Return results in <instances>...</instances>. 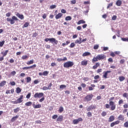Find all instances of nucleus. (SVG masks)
<instances>
[{
	"label": "nucleus",
	"instance_id": "1",
	"mask_svg": "<svg viewBox=\"0 0 128 128\" xmlns=\"http://www.w3.org/2000/svg\"><path fill=\"white\" fill-rule=\"evenodd\" d=\"M74 64V62L72 61H68L64 64V68H70L72 67V66Z\"/></svg>",
	"mask_w": 128,
	"mask_h": 128
},
{
	"label": "nucleus",
	"instance_id": "2",
	"mask_svg": "<svg viewBox=\"0 0 128 128\" xmlns=\"http://www.w3.org/2000/svg\"><path fill=\"white\" fill-rule=\"evenodd\" d=\"M24 100V95L20 96V98L15 101L12 102V104H20Z\"/></svg>",
	"mask_w": 128,
	"mask_h": 128
},
{
	"label": "nucleus",
	"instance_id": "3",
	"mask_svg": "<svg viewBox=\"0 0 128 128\" xmlns=\"http://www.w3.org/2000/svg\"><path fill=\"white\" fill-rule=\"evenodd\" d=\"M45 42H48V40L52 42V44H57L58 43V40H56L54 38H46L44 40Z\"/></svg>",
	"mask_w": 128,
	"mask_h": 128
},
{
	"label": "nucleus",
	"instance_id": "4",
	"mask_svg": "<svg viewBox=\"0 0 128 128\" xmlns=\"http://www.w3.org/2000/svg\"><path fill=\"white\" fill-rule=\"evenodd\" d=\"M6 20L7 22H10V24H14L15 22L14 20H18V19L16 16H12V19H10V18H7Z\"/></svg>",
	"mask_w": 128,
	"mask_h": 128
},
{
	"label": "nucleus",
	"instance_id": "5",
	"mask_svg": "<svg viewBox=\"0 0 128 128\" xmlns=\"http://www.w3.org/2000/svg\"><path fill=\"white\" fill-rule=\"evenodd\" d=\"M94 98V94H90L87 95L84 98V102H90Z\"/></svg>",
	"mask_w": 128,
	"mask_h": 128
},
{
	"label": "nucleus",
	"instance_id": "6",
	"mask_svg": "<svg viewBox=\"0 0 128 128\" xmlns=\"http://www.w3.org/2000/svg\"><path fill=\"white\" fill-rule=\"evenodd\" d=\"M109 104L110 106H111L110 107V110H116V104H114V102H112V101H110L109 102Z\"/></svg>",
	"mask_w": 128,
	"mask_h": 128
},
{
	"label": "nucleus",
	"instance_id": "7",
	"mask_svg": "<svg viewBox=\"0 0 128 128\" xmlns=\"http://www.w3.org/2000/svg\"><path fill=\"white\" fill-rule=\"evenodd\" d=\"M44 94L43 92H40V93H36L34 95V98H42V96H44Z\"/></svg>",
	"mask_w": 128,
	"mask_h": 128
},
{
	"label": "nucleus",
	"instance_id": "8",
	"mask_svg": "<svg viewBox=\"0 0 128 128\" xmlns=\"http://www.w3.org/2000/svg\"><path fill=\"white\" fill-rule=\"evenodd\" d=\"M110 72H112L111 70L104 71L103 72L102 78H108V74H110Z\"/></svg>",
	"mask_w": 128,
	"mask_h": 128
},
{
	"label": "nucleus",
	"instance_id": "9",
	"mask_svg": "<svg viewBox=\"0 0 128 128\" xmlns=\"http://www.w3.org/2000/svg\"><path fill=\"white\" fill-rule=\"evenodd\" d=\"M83 120L82 118H80L78 119H75L73 120V124H78L80 122H82Z\"/></svg>",
	"mask_w": 128,
	"mask_h": 128
},
{
	"label": "nucleus",
	"instance_id": "10",
	"mask_svg": "<svg viewBox=\"0 0 128 128\" xmlns=\"http://www.w3.org/2000/svg\"><path fill=\"white\" fill-rule=\"evenodd\" d=\"M52 86V83H50L48 87L44 86L42 88V90H51Z\"/></svg>",
	"mask_w": 128,
	"mask_h": 128
},
{
	"label": "nucleus",
	"instance_id": "11",
	"mask_svg": "<svg viewBox=\"0 0 128 128\" xmlns=\"http://www.w3.org/2000/svg\"><path fill=\"white\" fill-rule=\"evenodd\" d=\"M36 68V64L28 67H24L22 68V70H30V68Z\"/></svg>",
	"mask_w": 128,
	"mask_h": 128
},
{
	"label": "nucleus",
	"instance_id": "12",
	"mask_svg": "<svg viewBox=\"0 0 128 128\" xmlns=\"http://www.w3.org/2000/svg\"><path fill=\"white\" fill-rule=\"evenodd\" d=\"M96 106L94 105H91L87 108V112H90L92 110H96Z\"/></svg>",
	"mask_w": 128,
	"mask_h": 128
},
{
	"label": "nucleus",
	"instance_id": "13",
	"mask_svg": "<svg viewBox=\"0 0 128 128\" xmlns=\"http://www.w3.org/2000/svg\"><path fill=\"white\" fill-rule=\"evenodd\" d=\"M120 124L119 120L115 121L110 124V126H111V128H112V127L114 126H116V124Z\"/></svg>",
	"mask_w": 128,
	"mask_h": 128
},
{
	"label": "nucleus",
	"instance_id": "14",
	"mask_svg": "<svg viewBox=\"0 0 128 128\" xmlns=\"http://www.w3.org/2000/svg\"><path fill=\"white\" fill-rule=\"evenodd\" d=\"M16 16L20 18V20H24V16L23 14H20V13H17L16 14Z\"/></svg>",
	"mask_w": 128,
	"mask_h": 128
},
{
	"label": "nucleus",
	"instance_id": "15",
	"mask_svg": "<svg viewBox=\"0 0 128 128\" xmlns=\"http://www.w3.org/2000/svg\"><path fill=\"white\" fill-rule=\"evenodd\" d=\"M88 60H84L81 62V66H86L88 65Z\"/></svg>",
	"mask_w": 128,
	"mask_h": 128
},
{
	"label": "nucleus",
	"instance_id": "16",
	"mask_svg": "<svg viewBox=\"0 0 128 128\" xmlns=\"http://www.w3.org/2000/svg\"><path fill=\"white\" fill-rule=\"evenodd\" d=\"M64 120V116L62 115L60 116L56 119V122H62Z\"/></svg>",
	"mask_w": 128,
	"mask_h": 128
},
{
	"label": "nucleus",
	"instance_id": "17",
	"mask_svg": "<svg viewBox=\"0 0 128 128\" xmlns=\"http://www.w3.org/2000/svg\"><path fill=\"white\" fill-rule=\"evenodd\" d=\"M114 116H111L108 118V122H114Z\"/></svg>",
	"mask_w": 128,
	"mask_h": 128
},
{
	"label": "nucleus",
	"instance_id": "18",
	"mask_svg": "<svg viewBox=\"0 0 128 128\" xmlns=\"http://www.w3.org/2000/svg\"><path fill=\"white\" fill-rule=\"evenodd\" d=\"M118 120H122V121L124 120V115L122 114L119 115V116H118Z\"/></svg>",
	"mask_w": 128,
	"mask_h": 128
},
{
	"label": "nucleus",
	"instance_id": "19",
	"mask_svg": "<svg viewBox=\"0 0 128 128\" xmlns=\"http://www.w3.org/2000/svg\"><path fill=\"white\" fill-rule=\"evenodd\" d=\"M97 58H98V60H104V55H98L97 56Z\"/></svg>",
	"mask_w": 128,
	"mask_h": 128
},
{
	"label": "nucleus",
	"instance_id": "20",
	"mask_svg": "<svg viewBox=\"0 0 128 128\" xmlns=\"http://www.w3.org/2000/svg\"><path fill=\"white\" fill-rule=\"evenodd\" d=\"M33 108H42V105L40 104H38L36 105L33 104Z\"/></svg>",
	"mask_w": 128,
	"mask_h": 128
},
{
	"label": "nucleus",
	"instance_id": "21",
	"mask_svg": "<svg viewBox=\"0 0 128 128\" xmlns=\"http://www.w3.org/2000/svg\"><path fill=\"white\" fill-rule=\"evenodd\" d=\"M62 16V13H58V14L56 15V20H58V18H60Z\"/></svg>",
	"mask_w": 128,
	"mask_h": 128
},
{
	"label": "nucleus",
	"instance_id": "22",
	"mask_svg": "<svg viewBox=\"0 0 128 128\" xmlns=\"http://www.w3.org/2000/svg\"><path fill=\"white\" fill-rule=\"evenodd\" d=\"M18 116H14L11 119L12 122H14L16 120H18Z\"/></svg>",
	"mask_w": 128,
	"mask_h": 128
},
{
	"label": "nucleus",
	"instance_id": "23",
	"mask_svg": "<svg viewBox=\"0 0 128 128\" xmlns=\"http://www.w3.org/2000/svg\"><path fill=\"white\" fill-rule=\"evenodd\" d=\"M100 63L96 62L94 66H93L92 68L94 70H96L98 66H100Z\"/></svg>",
	"mask_w": 128,
	"mask_h": 128
},
{
	"label": "nucleus",
	"instance_id": "24",
	"mask_svg": "<svg viewBox=\"0 0 128 128\" xmlns=\"http://www.w3.org/2000/svg\"><path fill=\"white\" fill-rule=\"evenodd\" d=\"M122 0H118L116 2V4L118 6H122Z\"/></svg>",
	"mask_w": 128,
	"mask_h": 128
},
{
	"label": "nucleus",
	"instance_id": "25",
	"mask_svg": "<svg viewBox=\"0 0 128 128\" xmlns=\"http://www.w3.org/2000/svg\"><path fill=\"white\" fill-rule=\"evenodd\" d=\"M82 56H90V52H85L82 54Z\"/></svg>",
	"mask_w": 128,
	"mask_h": 128
},
{
	"label": "nucleus",
	"instance_id": "26",
	"mask_svg": "<svg viewBox=\"0 0 128 128\" xmlns=\"http://www.w3.org/2000/svg\"><path fill=\"white\" fill-rule=\"evenodd\" d=\"M82 42V38H79V40H76L75 41V44H80Z\"/></svg>",
	"mask_w": 128,
	"mask_h": 128
},
{
	"label": "nucleus",
	"instance_id": "27",
	"mask_svg": "<svg viewBox=\"0 0 128 128\" xmlns=\"http://www.w3.org/2000/svg\"><path fill=\"white\" fill-rule=\"evenodd\" d=\"M8 50H6L4 52H1V54H3V58H4V56H6V54H8Z\"/></svg>",
	"mask_w": 128,
	"mask_h": 128
},
{
	"label": "nucleus",
	"instance_id": "28",
	"mask_svg": "<svg viewBox=\"0 0 128 128\" xmlns=\"http://www.w3.org/2000/svg\"><path fill=\"white\" fill-rule=\"evenodd\" d=\"M70 44V41L67 40V41H66V43L62 44V46H68V44Z\"/></svg>",
	"mask_w": 128,
	"mask_h": 128
},
{
	"label": "nucleus",
	"instance_id": "29",
	"mask_svg": "<svg viewBox=\"0 0 128 128\" xmlns=\"http://www.w3.org/2000/svg\"><path fill=\"white\" fill-rule=\"evenodd\" d=\"M6 81L4 80V81L0 83V87L4 86L6 85Z\"/></svg>",
	"mask_w": 128,
	"mask_h": 128
},
{
	"label": "nucleus",
	"instance_id": "30",
	"mask_svg": "<svg viewBox=\"0 0 128 128\" xmlns=\"http://www.w3.org/2000/svg\"><path fill=\"white\" fill-rule=\"evenodd\" d=\"M34 62V60H30V61H28L26 62V64H28V66H30V64H32Z\"/></svg>",
	"mask_w": 128,
	"mask_h": 128
},
{
	"label": "nucleus",
	"instance_id": "31",
	"mask_svg": "<svg viewBox=\"0 0 128 128\" xmlns=\"http://www.w3.org/2000/svg\"><path fill=\"white\" fill-rule=\"evenodd\" d=\"M95 87H96V85L94 84H92L91 86H90L88 88V90H93L94 88H95Z\"/></svg>",
	"mask_w": 128,
	"mask_h": 128
},
{
	"label": "nucleus",
	"instance_id": "32",
	"mask_svg": "<svg viewBox=\"0 0 128 128\" xmlns=\"http://www.w3.org/2000/svg\"><path fill=\"white\" fill-rule=\"evenodd\" d=\"M22 92V89H20V87H18L16 88V94H20V92Z\"/></svg>",
	"mask_w": 128,
	"mask_h": 128
},
{
	"label": "nucleus",
	"instance_id": "33",
	"mask_svg": "<svg viewBox=\"0 0 128 128\" xmlns=\"http://www.w3.org/2000/svg\"><path fill=\"white\" fill-rule=\"evenodd\" d=\"M126 80V78L124 76H120L119 77V80L120 82H124Z\"/></svg>",
	"mask_w": 128,
	"mask_h": 128
},
{
	"label": "nucleus",
	"instance_id": "34",
	"mask_svg": "<svg viewBox=\"0 0 128 128\" xmlns=\"http://www.w3.org/2000/svg\"><path fill=\"white\" fill-rule=\"evenodd\" d=\"M30 26V23L28 22H26L23 26L22 28H28Z\"/></svg>",
	"mask_w": 128,
	"mask_h": 128
},
{
	"label": "nucleus",
	"instance_id": "35",
	"mask_svg": "<svg viewBox=\"0 0 128 128\" xmlns=\"http://www.w3.org/2000/svg\"><path fill=\"white\" fill-rule=\"evenodd\" d=\"M32 104V102H28L25 104V106H30Z\"/></svg>",
	"mask_w": 128,
	"mask_h": 128
},
{
	"label": "nucleus",
	"instance_id": "36",
	"mask_svg": "<svg viewBox=\"0 0 128 128\" xmlns=\"http://www.w3.org/2000/svg\"><path fill=\"white\" fill-rule=\"evenodd\" d=\"M86 24V21L84 20H80L78 22V24Z\"/></svg>",
	"mask_w": 128,
	"mask_h": 128
},
{
	"label": "nucleus",
	"instance_id": "37",
	"mask_svg": "<svg viewBox=\"0 0 128 128\" xmlns=\"http://www.w3.org/2000/svg\"><path fill=\"white\" fill-rule=\"evenodd\" d=\"M28 56L26 55L23 56L22 57V60H28Z\"/></svg>",
	"mask_w": 128,
	"mask_h": 128
},
{
	"label": "nucleus",
	"instance_id": "38",
	"mask_svg": "<svg viewBox=\"0 0 128 128\" xmlns=\"http://www.w3.org/2000/svg\"><path fill=\"white\" fill-rule=\"evenodd\" d=\"M98 56L96 57H94L92 60V62H98Z\"/></svg>",
	"mask_w": 128,
	"mask_h": 128
},
{
	"label": "nucleus",
	"instance_id": "39",
	"mask_svg": "<svg viewBox=\"0 0 128 128\" xmlns=\"http://www.w3.org/2000/svg\"><path fill=\"white\" fill-rule=\"evenodd\" d=\"M20 108H17L14 110V112L15 114H16L18 112H20Z\"/></svg>",
	"mask_w": 128,
	"mask_h": 128
},
{
	"label": "nucleus",
	"instance_id": "40",
	"mask_svg": "<svg viewBox=\"0 0 128 128\" xmlns=\"http://www.w3.org/2000/svg\"><path fill=\"white\" fill-rule=\"evenodd\" d=\"M26 82L28 83V82H32V78H30V77H27L26 78Z\"/></svg>",
	"mask_w": 128,
	"mask_h": 128
},
{
	"label": "nucleus",
	"instance_id": "41",
	"mask_svg": "<svg viewBox=\"0 0 128 128\" xmlns=\"http://www.w3.org/2000/svg\"><path fill=\"white\" fill-rule=\"evenodd\" d=\"M74 46H76V44L74 42L71 43L70 46V48H74Z\"/></svg>",
	"mask_w": 128,
	"mask_h": 128
},
{
	"label": "nucleus",
	"instance_id": "42",
	"mask_svg": "<svg viewBox=\"0 0 128 128\" xmlns=\"http://www.w3.org/2000/svg\"><path fill=\"white\" fill-rule=\"evenodd\" d=\"M64 112V107L60 106L59 108V112L60 114Z\"/></svg>",
	"mask_w": 128,
	"mask_h": 128
},
{
	"label": "nucleus",
	"instance_id": "43",
	"mask_svg": "<svg viewBox=\"0 0 128 128\" xmlns=\"http://www.w3.org/2000/svg\"><path fill=\"white\" fill-rule=\"evenodd\" d=\"M66 88V86L64 84L60 85V88L61 90H64V88Z\"/></svg>",
	"mask_w": 128,
	"mask_h": 128
},
{
	"label": "nucleus",
	"instance_id": "44",
	"mask_svg": "<svg viewBox=\"0 0 128 128\" xmlns=\"http://www.w3.org/2000/svg\"><path fill=\"white\" fill-rule=\"evenodd\" d=\"M4 40H3L2 42H0V48H2L4 46Z\"/></svg>",
	"mask_w": 128,
	"mask_h": 128
},
{
	"label": "nucleus",
	"instance_id": "45",
	"mask_svg": "<svg viewBox=\"0 0 128 128\" xmlns=\"http://www.w3.org/2000/svg\"><path fill=\"white\" fill-rule=\"evenodd\" d=\"M66 20H72V17L70 16H68L65 18Z\"/></svg>",
	"mask_w": 128,
	"mask_h": 128
},
{
	"label": "nucleus",
	"instance_id": "46",
	"mask_svg": "<svg viewBox=\"0 0 128 128\" xmlns=\"http://www.w3.org/2000/svg\"><path fill=\"white\" fill-rule=\"evenodd\" d=\"M124 127L128 128V121L126 122L124 124Z\"/></svg>",
	"mask_w": 128,
	"mask_h": 128
},
{
	"label": "nucleus",
	"instance_id": "47",
	"mask_svg": "<svg viewBox=\"0 0 128 128\" xmlns=\"http://www.w3.org/2000/svg\"><path fill=\"white\" fill-rule=\"evenodd\" d=\"M86 114L88 118H90V116H92V114L90 112H87Z\"/></svg>",
	"mask_w": 128,
	"mask_h": 128
},
{
	"label": "nucleus",
	"instance_id": "48",
	"mask_svg": "<svg viewBox=\"0 0 128 128\" xmlns=\"http://www.w3.org/2000/svg\"><path fill=\"white\" fill-rule=\"evenodd\" d=\"M113 4H114V3L112 2L109 4L107 6V8L108 9L110 8V7L112 6Z\"/></svg>",
	"mask_w": 128,
	"mask_h": 128
},
{
	"label": "nucleus",
	"instance_id": "49",
	"mask_svg": "<svg viewBox=\"0 0 128 128\" xmlns=\"http://www.w3.org/2000/svg\"><path fill=\"white\" fill-rule=\"evenodd\" d=\"M56 8V5H52L50 6V10H54V8Z\"/></svg>",
	"mask_w": 128,
	"mask_h": 128
},
{
	"label": "nucleus",
	"instance_id": "50",
	"mask_svg": "<svg viewBox=\"0 0 128 128\" xmlns=\"http://www.w3.org/2000/svg\"><path fill=\"white\" fill-rule=\"evenodd\" d=\"M38 33H36V32H35L34 33H33L32 38H36V36H38Z\"/></svg>",
	"mask_w": 128,
	"mask_h": 128
},
{
	"label": "nucleus",
	"instance_id": "51",
	"mask_svg": "<svg viewBox=\"0 0 128 128\" xmlns=\"http://www.w3.org/2000/svg\"><path fill=\"white\" fill-rule=\"evenodd\" d=\"M102 72V68L98 69V70H96L97 74H100V72Z\"/></svg>",
	"mask_w": 128,
	"mask_h": 128
},
{
	"label": "nucleus",
	"instance_id": "52",
	"mask_svg": "<svg viewBox=\"0 0 128 128\" xmlns=\"http://www.w3.org/2000/svg\"><path fill=\"white\" fill-rule=\"evenodd\" d=\"M48 72L44 71L43 72V76H48Z\"/></svg>",
	"mask_w": 128,
	"mask_h": 128
},
{
	"label": "nucleus",
	"instance_id": "53",
	"mask_svg": "<svg viewBox=\"0 0 128 128\" xmlns=\"http://www.w3.org/2000/svg\"><path fill=\"white\" fill-rule=\"evenodd\" d=\"M72 4H76V0H72L71 1Z\"/></svg>",
	"mask_w": 128,
	"mask_h": 128
},
{
	"label": "nucleus",
	"instance_id": "54",
	"mask_svg": "<svg viewBox=\"0 0 128 128\" xmlns=\"http://www.w3.org/2000/svg\"><path fill=\"white\" fill-rule=\"evenodd\" d=\"M123 96H124V98H128V94H127V93H124V94H123Z\"/></svg>",
	"mask_w": 128,
	"mask_h": 128
},
{
	"label": "nucleus",
	"instance_id": "55",
	"mask_svg": "<svg viewBox=\"0 0 128 128\" xmlns=\"http://www.w3.org/2000/svg\"><path fill=\"white\" fill-rule=\"evenodd\" d=\"M52 118L53 120H56V118H58V115L56 114H54L52 116Z\"/></svg>",
	"mask_w": 128,
	"mask_h": 128
},
{
	"label": "nucleus",
	"instance_id": "56",
	"mask_svg": "<svg viewBox=\"0 0 128 128\" xmlns=\"http://www.w3.org/2000/svg\"><path fill=\"white\" fill-rule=\"evenodd\" d=\"M102 116H106V112H103L102 113Z\"/></svg>",
	"mask_w": 128,
	"mask_h": 128
},
{
	"label": "nucleus",
	"instance_id": "57",
	"mask_svg": "<svg viewBox=\"0 0 128 128\" xmlns=\"http://www.w3.org/2000/svg\"><path fill=\"white\" fill-rule=\"evenodd\" d=\"M30 96H32V94L28 93L26 96V98H30Z\"/></svg>",
	"mask_w": 128,
	"mask_h": 128
},
{
	"label": "nucleus",
	"instance_id": "58",
	"mask_svg": "<svg viewBox=\"0 0 128 128\" xmlns=\"http://www.w3.org/2000/svg\"><path fill=\"white\" fill-rule=\"evenodd\" d=\"M123 103H124V100H120L118 101V104L119 105H120V104H123Z\"/></svg>",
	"mask_w": 128,
	"mask_h": 128
},
{
	"label": "nucleus",
	"instance_id": "59",
	"mask_svg": "<svg viewBox=\"0 0 128 128\" xmlns=\"http://www.w3.org/2000/svg\"><path fill=\"white\" fill-rule=\"evenodd\" d=\"M114 52H112L110 54V56H112V58H114V56H116V54H114Z\"/></svg>",
	"mask_w": 128,
	"mask_h": 128
},
{
	"label": "nucleus",
	"instance_id": "60",
	"mask_svg": "<svg viewBox=\"0 0 128 128\" xmlns=\"http://www.w3.org/2000/svg\"><path fill=\"white\" fill-rule=\"evenodd\" d=\"M122 40L123 42H128V38H122Z\"/></svg>",
	"mask_w": 128,
	"mask_h": 128
},
{
	"label": "nucleus",
	"instance_id": "61",
	"mask_svg": "<svg viewBox=\"0 0 128 128\" xmlns=\"http://www.w3.org/2000/svg\"><path fill=\"white\" fill-rule=\"evenodd\" d=\"M123 107H124V108H128V104H124L123 106Z\"/></svg>",
	"mask_w": 128,
	"mask_h": 128
},
{
	"label": "nucleus",
	"instance_id": "62",
	"mask_svg": "<svg viewBox=\"0 0 128 128\" xmlns=\"http://www.w3.org/2000/svg\"><path fill=\"white\" fill-rule=\"evenodd\" d=\"M94 50H98V44L94 45Z\"/></svg>",
	"mask_w": 128,
	"mask_h": 128
},
{
	"label": "nucleus",
	"instance_id": "63",
	"mask_svg": "<svg viewBox=\"0 0 128 128\" xmlns=\"http://www.w3.org/2000/svg\"><path fill=\"white\" fill-rule=\"evenodd\" d=\"M112 20H116V16H114L112 18Z\"/></svg>",
	"mask_w": 128,
	"mask_h": 128
},
{
	"label": "nucleus",
	"instance_id": "64",
	"mask_svg": "<svg viewBox=\"0 0 128 128\" xmlns=\"http://www.w3.org/2000/svg\"><path fill=\"white\" fill-rule=\"evenodd\" d=\"M16 71H12L11 72L12 76H16Z\"/></svg>",
	"mask_w": 128,
	"mask_h": 128
}]
</instances>
